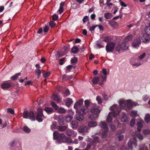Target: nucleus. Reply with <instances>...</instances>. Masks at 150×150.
Instances as JSON below:
<instances>
[{
    "label": "nucleus",
    "instance_id": "obj_1",
    "mask_svg": "<svg viewBox=\"0 0 150 150\" xmlns=\"http://www.w3.org/2000/svg\"><path fill=\"white\" fill-rule=\"evenodd\" d=\"M120 108L117 104H114L110 107V110L112 111L109 113L106 119V121L108 122H112V117H115L119 115L121 112V108H122L120 106ZM123 108L125 109V108Z\"/></svg>",
    "mask_w": 150,
    "mask_h": 150
},
{
    "label": "nucleus",
    "instance_id": "obj_2",
    "mask_svg": "<svg viewBox=\"0 0 150 150\" xmlns=\"http://www.w3.org/2000/svg\"><path fill=\"white\" fill-rule=\"evenodd\" d=\"M53 138L54 139H59L60 140H57L55 143L57 144H59L62 142L66 143L69 144L72 143L71 140L68 137H65L63 134H60L57 131H55L53 133Z\"/></svg>",
    "mask_w": 150,
    "mask_h": 150
},
{
    "label": "nucleus",
    "instance_id": "obj_3",
    "mask_svg": "<svg viewBox=\"0 0 150 150\" xmlns=\"http://www.w3.org/2000/svg\"><path fill=\"white\" fill-rule=\"evenodd\" d=\"M118 103L121 108H125V110L132 108L133 106L139 105L137 102H134L130 100H125L123 99L119 100Z\"/></svg>",
    "mask_w": 150,
    "mask_h": 150
},
{
    "label": "nucleus",
    "instance_id": "obj_4",
    "mask_svg": "<svg viewBox=\"0 0 150 150\" xmlns=\"http://www.w3.org/2000/svg\"><path fill=\"white\" fill-rule=\"evenodd\" d=\"M23 117L26 119H29L32 121L35 120L34 113L33 111H24L23 113Z\"/></svg>",
    "mask_w": 150,
    "mask_h": 150
},
{
    "label": "nucleus",
    "instance_id": "obj_5",
    "mask_svg": "<svg viewBox=\"0 0 150 150\" xmlns=\"http://www.w3.org/2000/svg\"><path fill=\"white\" fill-rule=\"evenodd\" d=\"M106 79V76H100V77H95L92 79V81L93 84H96L98 82H100L98 84L100 85L103 84L104 81H105Z\"/></svg>",
    "mask_w": 150,
    "mask_h": 150
},
{
    "label": "nucleus",
    "instance_id": "obj_6",
    "mask_svg": "<svg viewBox=\"0 0 150 150\" xmlns=\"http://www.w3.org/2000/svg\"><path fill=\"white\" fill-rule=\"evenodd\" d=\"M99 126L102 128L103 132L102 133V135L103 138H105L108 130V127L106 123L104 121H101L100 122Z\"/></svg>",
    "mask_w": 150,
    "mask_h": 150
},
{
    "label": "nucleus",
    "instance_id": "obj_7",
    "mask_svg": "<svg viewBox=\"0 0 150 150\" xmlns=\"http://www.w3.org/2000/svg\"><path fill=\"white\" fill-rule=\"evenodd\" d=\"M45 118V117L43 114L42 110L41 108H38V113L36 116V120L38 122H42Z\"/></svg>",
    "mask_w": 150,
    "mask_h": 150
},
{
    "label": "nucleus",
    "instance_id": "obj_8",
    "mask_svg": "<svg viewBox=\"0 0 150 150\" xmlns=\"http://www.w3.org/2000/svg\"><path fill=\"white\" fill-rule=\"evenodd\" d=\"M51 105L55 110H57V112L60 113H64L66 112L65 110L62 108H59L54 103L52 102Z\"/></svg>",
    "mask_w": 150,
    "mask_h": 150
},
{
    "label": "nucleus",
    "instance_id": "obj_9",
    "mask_svg": "<svg viewBox=\"0 0 150 150\" xmlns=\"http://www.w3.org/2000/svg\"><path fill=\"white\" fill-rule=\"evenodd\" d=\"M9 145L11 146H13L15 145H16V147L15 150H21V144L19 142H16L15 140H13L10 142Z\"/></svg>",
    "mask_w": 150,
    "mask_h": 150
},
{
    "label": "nucleus",
    "instance_id": "obj_10",
    "mask_svg": "<svg viewBox=\"0 0 150 150\" xmlns=\"http://www.w3.org/2000/svg\"><path fill=\"white\" fill-rule=\"evenodd\" d=\"M94 105L91 110V112L92 113L98 114L99 115L101 110L98 106L96 104Z\"/></svg>",
    "mask_w": 150,
    "mask_h": 150
},
{
    "label": "nucleus",
    "instance_id": "obj_11",
    "mask_svg": "<svg viewBox=\"0 0 150 150\" xmlns=\"http://www.w3.org/2000/svg\"><path fill=\"white\" fill-rule=\"evenodd\" d=\"M125 42H123L121 45H118L116 47V50L119 52L121 49L122 50H126L128 49V46Z\"/></svg>",
    "mask_w": 150,
    "mask_h": 150
},
{
    "label": "nucleus",
    "instance_id": "obj_12",
    "mask_svg": "<svg viewBox=\"0 0 150 150\" xmlns=\"http://www.w3.org/2000/svg\"><path fill=\"white\" fill-rule=\"evenodd\" d=\"M133 141L130 140L128 143V147L131 150H132V146L134 145L135 147L137 145V139L134 137H133Z\"/></svg>",
    "mask_w": 150,
    "mask_h": 150
},
{
    "label": "nucleus",
    "instance_id": "obj_13",
    "mask_svg": "<svg viewBox=\"0 0 150 150\" xmlns=\"http://www.w3.org/2000/svg\"><path fill=\"white\" fill-rule=\"evenodd\" d=\"M115 46V44L113 42H110L108 43L106 46V50L108 52L112 51Z\"/></svg>",
    "mask_w": 150,
    "mask_h": 150
},
{
    "label": "nucleus",
    "instance_id": "obj_14",
    "mask_svg": "<svg viewBox=\"0 0 150 150\" xmlns=\"http://www.w3.org/2000/svg\"><path fill=\"white\" fill-rule=\"evenodd\" d=\"M89 111V109L87 108H82L80 110H77L76 113L78 114H80L83 115L86 114Z\"/></svg>",
    "mask_w": 150,
    "mask_h": 150
},
{
    "label": "nucleus",
    "instance_id": "obj_15",
    "mask_svg": "<svg viewBox=\"0 0 150 150\" xmlns=\"http://www.w3.org/2000/svg\"><path fill=\"white\" fill-rule=\"evenodd\" d=\"M141 40L139 38H138L135 40L132 43L133 47L136 48H137L140 45Z\"/></svg>",
    "mask_w": 150,
    "mask_h": 150
},
{
    "label": "nucleus",
    "instance_id": "obj_16",
    "mask_svg": "<svg viewBox=\"0 0 150 150\" xmlns=\"http://www.w3.org/2000/svg\"><path fill=\"white\" fill-rule=\"evenodd\" d=\"M83 100L81 99L76 102L74 105V108L76 110H78V109L83 104Z\"/></svg>",
    "mask_w": 150,
    "mask_h": 150
},
{
    "label": "nucleus",
    "instance_id": "obj_17",
    "mask_svg": "<svg viewBox=\"0 0 150 150\" xmlns=\"http://www.w3.org/2000/svg\"><path fill=\"white\" fill-rule=\"evenodd\" d=\"M148 55L149 56L150 55V52L145 51L141 53L138 57V58L140 60H141L144 58L146 55Z\"/></svg>",
    "mask_w": 150,
    "mask_h": 150
},
{
    "label": "nucleus",
    "instance_id": "obj_18",
    "mask_svg": "<svg viewBox=\"0 0 150 150\" xmlns=\"http://www.w3.org/2000/svg\"><path fill=\"white\" fill-rule=\"evenodd\" d=\"M79 131L80 133L84 134L88 132V129L87 127L83 125L79 127Z\"/></svg>",
    "mask_w": 150,
    "mask_h": 150
},
{
    "label": "nucleus",
    "instance_id": "obj_19",
    "mask_svg": "<svg viewBox=\"0 0 150 150\" xmlns=\"http://www.w3.org/2000/svg\"><path fill=\"white\" fill-rule=\"evenodd\" d=\"M142 41L144 43L150 41V35L144 33L142 38Z\"/></svg>",
    "mask_w": 150,
    "mask_h": 150
},
{
    "label": "nucleus",
    "instance_id": "obj_20",
    "mask_svg": "<svg viewBox=\"0 0 150 150\" xmlns=\"http://www.w3.org/2000/svg\"><path fill=\"white\" fill-rule=\"evenodd\" d=\"M51 98L52 99L56 101L58 103H59L61 101V98L57 93L54 94Z\"/></svg>",
    "mask_w": 150,
    "mask_h": 150
},
{
    "label": "nucleus",
    "instance_id": "obj_21",
    "mask_svg": "<svg viewBox=\"0 0 150 150\" xmlns=\"http://www.w3.org/2000/svg\"><path fill=\"white\" fill-rule=\"evenodd\" d=\"M129 120L128 115L124 113L121 118V121L122 122H128Z\"/></svg>",
    "mask_w": 150,
    "mask_h": 150
},
{
    "label": "nucleus",
    "instance_id": "obj_22",
    "mask_svg": "<svg viewBox=\"0 0 150 150\" xmlns=\"http://www.w3.org/2000/svg\"><path fill=\"white\" fill-rule=\"evenodd\" d=\"M66 133L68 135L71 136L73 137H75L77 134L76 132L69 129H68L67 130Z\"/></svg>",
    "mask_w": 150,
    "mask_h": 150
},
{
    "label": "nucleus",
    "instance_id": "obj_23",
    "mask_svg": "<svg viewBox=\"0 0 150 150\" xmlns=\"http://www.w3.org/2000/svg\"><path fill=\"white\" fill-rule=\"evenodd\" d=\"M79 124L76 121H73L70 123V126L74 129H76L78 126Z\"/></svg>",
    "mask_w": 150,
    "mask_h": 150
},
{
    "label": "nucleus",
    "instance_id": "obj_24",
    "mask_svg": "<svg viewBox=\"0 0 150 150\" xmlns=\"http://www.w3.org/2000/svg\"><path fill=\"white\" fill-rule=\"evenodd\" d=\"M11 86L10 83L7 82H4L1 85V87L2 89H5L8 88Z\"/></svg>",
    "mask_w": 150,
    "mask_h": 150
},
{
    "label": "nucleus",
    "instance_id": "obj_25",
    "mask_svg": "<svg viewBox=\"0 0 150 150\" xmlns=\"http://www.w3.org/2000/svg\"><path fill=\"white\" fill-rule=\"evenodd\" d=\"M99 116L98 114L92 113L88 117L91 120H97Z\"/></svg>",
    "mask_w": 150,
    "mask_h": 150
},
{
    "label": "nucleus",
    "instance_id": "obj_26",
    "mask_svg": "<svg viewBox=\"0 0 150 150\" xmlns=\"http://www.w3.org/2000/svg\"><path fill=\"white\" fill-rule=\"evenodd\" d=\"M64 101L66 105L68 107L70 106L73 102L71 99L68 98L66 99Z\"/></svg>",
    "mask_w": 150,
    "mask_h": 150
},
{
    "label": "nucleus",
    "instance_id": "obj_27",
    "mask_svg": "<svg viewBox=\"0 0 150 150\" xmlns=\"http://www.w3.org/2000/svg\"><path fill=\"white\" fill-rule=\"evenodd\" d=\"M97 124L95 121H91L89 122L88 124V126L89 127H93L97 126Z\"/></svg>",
    "mask_w": 150,
    "mask_h": 150
},
{
    "label": "nucleus",
    "instance_id": "obj_28",
    "mask_svg": "<svg viewBox=\"0 0 150 150\" xmlns=\"http://www.w3.org/2000/svg\"><path fill=\"white\" fill-rule=\"evenodd\" d=\"M133 136H136L139 139L142 140L143 139V135L140 133L137 134V132H133L132 134Z\"/></svg>",
    "mask_w": 150,
    "mask_h": 150
},
{
    "label": "nucleus",
    "instance_id": "obj_29",
    "mask_svg": "<svg viewBox=\"0 0 150 150\" xmlns=\"http://www.w3.org/2000/svg\"><path fill=\"white\" fill-rule=\"evenodd\" d=\"M64 117L63 115H60L58 116V122L60 125H62L64 124Z\"/></svg>",
    "mask_w": 150,
    "mask_h": 150
},
{
    "label": "nucleus",
    "instance_id": "obj_30",
    "mask_svg": "<svg viewBox=\"0 0 150 150\" xmlns=\"http://www.w3.org/2000/svg\"><path fill=\"white\" fill-rule=\"evenodd\" d=\"M143 121L142 120H140L139 122H137V125L138 126V131L139 132H140L141 131V128L143 127Z\"/></svg>",
    "mask_w": 150,
    "mask_h": 150
},
{
    "label": "nucleus",
    "instance_id": "obj_31",
    "mask_svg": "<svg viewBox=\"0 0 150 150\" xmlns=\"http://www.w3.org/2000/svg\"><path fill=\"white\" fill-rule=\"evenodd\" d=\"M44 110L47 113L49 114H50L54 112V110L52 108L46 107Z\"/></svg>",
    "mask_w": 150,
    "mask_h": 150
},
{
    "label": "nucleus",
    "instance_id": "obj_32",
    "mask_svg": "<svg viewBox=\"0 0 150 150\" xmlns=\"http://www.w3.org/2000/svg\"><path fill=\"white\" fill-rule=\"evenodd\" d=\"M93 140L92 142V144L93 145H94L96 144L99 143V139L98 137L96 136H93Z\"/></svg>",
    "mask_w": 150,
    "mask_h": 150
},
{
    "label": "nucleus",
    "instance_id": "obj_33",
    "mask_svg": "<svg viewBox=\"0 0 150 150\" xmlns=\"http://www.w3.org/2000/svg\"><path fill=\"white\" fill-rule=\"evenodd\" d=\"M136 59L134 58H132L130 59V64L134 66H139L141 65V64L140 62H138L137 63H134L132 62V60H135Z\"/></svg>",
    "mask_w": 150,
    "mask_h": 150
},
{
    "label": "nucleus",
    "instance_id": "obj_34",
    "mask_svg": "<svg viewBox=\"0 0 150 150\" xmlns=\"http://www.w3.org/2000/svg\"><path fill=\"white\" fill-rule=\"evenodd\" d=\"M64 3L63 2H62L60 4V7L58 10V12H59L60 14H61L63 11V7L64 6Z\"/></svg>",
    "mask_w": 150,
    "mask_h": 150
},
{
    "label": "nucleus",
    "instance_id": "obj_35",
    "mask_svg": "<svg viewBox=\"0 0 150 150\" xmlns=\"http://www.w3.org/2000/svg\"><path fill=\"white\" fill-rule=\"evenodd\" d=\"M112 14L110 13H106L104 14V17L106 19H109L112 17Z\"/></svg>",
    "mask_w": 150,
    "mask_h": 150
},
{
    "label": "nucleus",
    "instance_id": "obj_36",
    "mask_svg": "<svg viewBox=\"0 0 150 150\" xmlns=\"http://www.w3.org/2000/svg\"><path fill=\"white\" fill-rule=\"evenodd\" d=\"M76 119L79 121H82L84 119V117L83 116L79 115H75Z\"/></svg>",
    "mask_w": 150,
    "mask_h": 150
},
{
    "label": "nucleus",
    "instance_id": "obj_37",
    "mask_svg": "<svg viewBox=\"0 0 150 150\" xmlns=\"http://www.w3.org/2000/svg\"><path fill=\"white\" fill-rule=\"evenodd\" d=\"M68 127V126L66 125L63 126H59L58 127V130L61 131H65Z\"/></svg>",
    "mask_w": 150,
    "mask_h": 150
},
{
    "label": "nucleus",
    "instance_id": "obj_38",
    "mask_svg": "<svg viewBox=\"0 0 150 150\" xmlns=\"http://www.w3.org/2000/svg\"><path fill=\"white\" fill-rule=\"evenodd\" d=\"M130 115L132 117H136L138 116L137 111L136 110L131 111L130 112Z\"/></svg>",
    "mask_w": 150,
    "mask_h": 150
},
{
    "label": "nucleus",
    "instance_id": "obj_39",
    "mask_svg": "<svg viewBox=\"0 0 150 150\" xmlns=\"http://www.w3.org/2000/svg\"><path fill=\"white\" fill-rule=\"evenodd\" d=\"M145 122L148 123L150 121V114L149 113L146 114L145 116Z\"/></svg>",
    "mask_w": 150,
    "mask_h": 150
},
{
    "label": "nucleus",
    "instance_id": "obj_40",
    "mask_svg": "<svg viewBox=\"0 0 150 150\" xmlns=\"http://www.w3.org/2000/svg\"><path fill=\"white\" fill-rule=\"evenodd\" d=\"M72 118L73 117L72 116L69 115H68L65 118V121L67 122H69L71 121Z\"/></svg>",
    "mask_w": 150,
    "mask_h": 150
},
{
    "label": "nucleus",
    "instance_id": "obj_41",
    "mask_svg": "<svg viewBox=\"0 0 150 150\" xmlns=\"http://www.w3.org/2000/svg\"><path fill=\"white\" fill-rule=\"evenodd\" d=\"M35 74L38 76V78H39L41 75V71L40 70L38 69L35 70Z\"/></svg>",
    "mask_w": 150,
    "mask_h": 150
},
{
    "label": "nucleus",
    "instance_id": "obj_42",
    "mask_svg": "<svg viewBox=\"0 0 150 150\" xmlns=\"http://www.w3.org/2000/svg\"><path fill=\"white\" fill-rule=\"evenodd\" d=\"M145 33L150 35V26H147L144 29Z\"/></svg>",
    "mask_w": 150,
    "mask_h": 150
},
{
    "label": "nucleus",
    "instance_id": "obj_43",
    "mask_svg": "<svg viewBox=\"0 0 150 150\" xmlns=\"http://www.w3.org/2000/svg\"><path fill=\"white\" fill-rule=\"evenodd\" d=\"M71 51L74 54L76 53L79 52V49L77 47H74L72 48Z\"/></svg>",
    "mask_w": 150,
    "mask_h": 150
},
{
    "label": "nucleus",
    "instance_id": "obj_44",
    "mask_svg": "<svg viewBox=\"0 0 150 150\" xmlns=\"http://www.w3.org/2000/svg\"><path fill=\"white\" fill-rule=\"evenodd\" d=\"M73 67H74L72 65H69L66 68V72H69L72 69Z\"/></svg>",
    "mask_w": 150,
    "mask_h": 150
},
{
    "label": "nucleus",
    "instance_id": "obj_45",
    "mask_svg": "<svg viewBox=\"0 0 150 150\" xmlns=\"http://www.w3.org/2000/svg\"><path fill=\"white\" fill-rule=\"evenodd\" d=\"M96 100L99 104H101L102 103V101L101 97L100 96H97Z\"/></svg>",
    "mask_w": 150,
    "mask_h": 150
},
{
    "label": "nucleus",
    "instance_id": "obj_46",
    "mask_svg": "<svg viewBox=\"0 0 150 150\" xmlns=\"http://www.w3.org/2000/svg\"><path fill=\"white\" fill-rule=\"evenodd\" d=\"M21 75V74L20 73H18L12 76L11 78V79L12 80H15L16 79L18 76H20Z\"/></svg>",
    "mask_w": 150,
    "mask_h": 150
},
{
    "label": "nucleus",
    "instance_id": "obj_47",
    "mask_svg": "<svg viewBox=\"0 0 150 150\" xmlns=\"http://www.w3.org/2000/svg\"><path fill=\"white\" fill-rule=\"evenodd\" d=\"M96 45L99 48H101L103 47V45L102 43V41L100 40H98L97 42Z\"/></svg>",
    "mask_w": 150,
    "mask_h": 150
},
{
    "label": "nucleus",
    "instance_id": "obj_48",
    "mask_svg": "<svg viewBox=\"0 0 150 150\" xmlns=\"http://www.w3.org/2000/svg\"><path fill=\"white\" fill-rule=\"evenodd\" d=\"M24 131L26 133H28L30 132L31 130L27 126H24L23 128Z\"/></svg>",
    "mask_w": 150,
    "mask_h": 150
},
{
    "label": "nucleus",
    "instance_id": "obj_49",
    "mask_svg": "<svg viewBox=\"0 0 150 150\" xmlns=\"http://www.w3.org/2000/svg\"><path fill=\"white\" fill-rule=\"evenodd\" d=\"M143 133L144 135H147L150 134V130L148 129H144L143 131Z\"/></svg>",
    "mask_w": 150,
    "mask_h": 150
},
{
    "label": "nucleus",
    "instance_id": "obj_50",
    "mask_svg": "<svg viewBox=\"0 0 150 150\" xmlns=\"http://www.w3.org/2000/svg\"><path fill=\"white\" fill-rule=\"evenodd\" d=\"M132 38V36L131 35H129L127 36L124 40V42H126L130 40Z\"/></svg>",
    "mask_w": 150,
    "mask_h": 150
},
{
    "label": "nucleus",
    "instance_id": "obj_51",
    "mask_svg": "<svg viewBox=\"0 0 150 150\" xmlns=\"http://www.w3.org/2000/svg\"><path fill=\"white\" fill-rule=\"evenodd\" d=\"M50 74V72L49 71H48L46 72L43 73V76L44 78H46L49 76Z\"/></svg>",
    "mask_w": 150,
    "mask_h": 150
},
{
    "label": "nucleus",
    "instance_id": "obj_52",
    "mask_svg": "<svg viewBox=\"0 0 150 150\" xmlns=\"http://www.w3.org/2000/svg\"><path fill=\"white\" fill-rule=\"evenodd\" d=\"M135 123V120L134 118H132L130 122V126L132 127L134 126Z\"/></svg>",
    "mask_w": 150,
    "mask_h": 150
},
{
    "label": "nucleus",
    "instance_id": "obj_53",
    "mask_svg": "<svg viewBox=\"0 0 150 150\" xmlns=\"http://www.w3.org/2000/svg\"><path fill=\"white\" fill-rule=\"evenodd\" d=\"M57 123L56 122L53 123V124L51 125L50 127L51 129L52 130H53L54 129H55L56 128Z\"/></svg>",
    "mask_w": 150,
    "mask_h": 150
},
{
    "label": "nucleus",
    "instance_id": "obj_54",
    "mask_svg": "<svg viewBox=\"0 0 150 150\" xmlns=\"http://www.w3.org/2000/svg\"><path fill=\"white\" fill-rule=\"evenodd\" d=\"M7 112L10 113L11 114H14V111L11 108H8L7 109Z\"/></svg>",
    "mask_w": 150,
    "mask_h": 150
},
{
    "label": "nucleus",
    "instance_id": "obj_55",
    "mask_svg": "<svg viewBox=\"0 0 150 150\" xmlns=\"http://www.w3.org/2000/svg\"><path fill=\"white\" fill-rule=\"evenodd\" d=\"M140 150H148V149L144 144H142L140 146Z\"/></svg>",
    "mask_w": 150,
    "mask_h": 150
},
{
    "label": "nucleus",
    "instance_id": "obj_56",
    "mask_svg": "<svg viewBox=\"0 0 150 150\" xmlns=\"http://www.w3.org/2000/svg\"><path fill=\"white\" fill-rule=\"evenodd\" d=\"M70 94V92L67 89L64 93V97H67Z\"/></svg>",
    "mask_w": 150,
    "mask_h": 150
},
{
    "label": "nucleus",
    "instance_id": "obj_57",
    "mask_svg": "<svg viewBox=\"0 0 150 150\" xmlns=\"http://www.w3.org/2000/svg\"><path fill=\"white\" fill-rule=\"evenodd\" d=\"M77 58L74 57L71 59V61L72 63H75L77 62Z\"/></svg>",
    "mask_w": 150,
    "mask_h": 150
},
{
    "label": "nucleus",
    "instance_id": "obj_58",
    "mask_svg": "<svg viewBox=\"0 0 150 150\" xmlns=\"http://www.w3.org/2000/svg\"><path fill=\"white\" fill-rule=\"evenodd\" d=\"M110 40V38L109 36H106L104 38V41L106 42H108Z\"/></svg>",
    "mask_w": 150,
    "mask_h": 150
},
{
    "label": "nucleus",
    "instance_id": "obj_59",
    "mask_svg": "<svg viewBox=\"0 0 150 150\" xmlns=\"http://www.w3.org/2000/svg\"><path fill=\"white\" fill-rule=\"evenodd\" d=\"M84 103L85 106L86 108H88V106L89 105V101L88 100H86L84 101Z\"/></svg>",
    "mask_w": 150,
    "mask_h": 150
},
{
    "label": "nucleus",
    "instance_id": "obj_60",
    "mask_svg": "<svg viewBox=\"0 0 150 150\" xmlns=\"http://www.w3.org/2000/svg\"><path fill=\"white\" fill-rule=\"evenodd\" d=\"M149 98V96L147 95L144 96L143 98V100L144 101H146Z\"/></svg>",
    "mask_w": 150,
    "mask_h": 150
},
{
    "label": "nucleus",
    "instance_id": "obj_61",
    "mask_svg": "<svg viewBox=\"0 0 150 150\" xmlns=\"http://www.w3.org/2000/svg\"><path fill=\"white\" fill-rule=\"evenodd\" d=\"M58 18V15L54 14L52 16V18L53 20L54 21H56Z\"/></svg>",
    "mask_w": 150,
    "mask_h": 150
},
{
    "label": "nucleus",
    "instance_id": "obj_62",
    "mask_svg": "<svg viewBox=\"0 0 150 150\" xmlns=\"http://www.w3.org/2000/svg\"><path fill=\"white\" fill-rule=\"evenodd\" d=\"M85 145L86 143L84 142H81L80 143L79 147L83 148L85 146Z\"/></svg>",
    "mask_w": 150,
    "mask_h": 150
},
{
    "label": "nucleus",
    "instance_id": "obj_63",
    "mask_svg": "<svg viewBox=\"0 0 150 150\" xmlns=\"http://www.w3.org/2000/svg\"><path fill=\"white\" fill-rule=\"evenodd\" d=\"M119 1L120 2V4L122 6H124L125 7H126L127 6V5L125 4V3L122 1L121 0H120Z\"/></svg>",
    "mask_w": 150,
    "mask_h": 150
},
{
    "label": "nucleus",
    "instance_id": "obj_64",
    "mask_svg": "<svg viewBox=\"0 0 150 150\" xmlns=\"http://www.w3.org/2000/svg\"><path fill=\"white\" fill-rule=\"evenodd\" d=\"M49 30V27L47 25H45L44 28V32L45 33L47 32Z\"/></svg>",
    "mask_w": 150,
    "mask_h": 150
}]
</instances>
